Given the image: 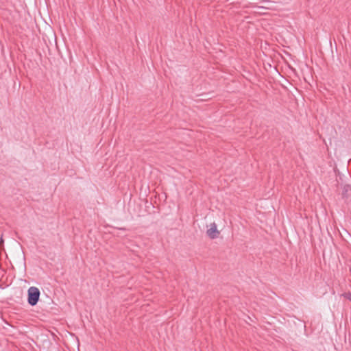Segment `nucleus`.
<instances>
[{
	"label": "nucleus",
	"instance_id": "obj_2",
	"mask_svg": "<svg viewBox=\"0 0 351 351\" xmlns=\"http://www.w3.org/2000/svg\"><path fill=\"white\" fill-rule=\"evenodd\" d=\"M208 236L211 239H215L218 237L219 232L217 230V225L215 223L210 224V227L206 232Z\"/></svg>",
	"mask_w": 351,
	"mask_h": 351
},
{
	"label": "nucleus",
	"instance_id": "obj_3",
	"mask_svg": "<svg viewBox=\"0 0 351 351\" xmlns=\"http://www.w3.org/2000/svg\"><path fill=\"white\" fill-rule=\"evenodd\" d=\"M341 296L344 297L345 298H346L347 300H348L349 301L351 302V292H346V293H343Z\"/></svg>",
	"mask_w": 351,
	"mask_h": 351
},
{
	"label": "nucleus",
	"instance_id": "obj_1",
	"mask_svg": "<svg viewBox=\"0 0 351 351\" xmlns=\"http://www.w3.org/2000/svg\"><path fill=\"white\" fill-rule=\"evenodd\" d=\"M28 303L31 306H34L37 304L39 297H40V291L37 287H31L29 288L28 291Z\"/></svg>",
	"mask_w": 351,
	"mask_h": 351
}]
</instances>
